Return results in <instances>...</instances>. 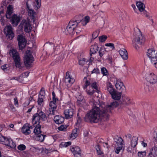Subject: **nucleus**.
<instances>
[{
	"label": "nucleus",
	"instance_id": "nucleus-1",
	"mask_svg": "<svg viewBox=\"0 0 157 157\" xmlns=\"http://www.w3.org/2000/svg\"><path fill=\"white\" fill-rule=\"evenodd\" d=\"M119 105V103L115 101L105 107L104 105H101L95 102L92 109L84 117V121L93 124L98 123L100 118L107 119L109 116L108 113L111 112L112 110L117 107Z\"/></svg>",
	"mask_w": 157,
	"mask_h": 157
},
{
	"label": "nucleus",
	"instance_id": "nucleus-2",
	"mask_svg": "<svg viewBox=\"0 0 157 157\" xmlns=\"http://www.w3.org/2000/svg\"><path fill=\"white\" fill-rule=\"evenodd\" d=\"M115 86L117 90L119 92L116 90L111 95L112 97L115 100H119L121 98L122 93L125 92L126 88L124 83L119 80L117 81Z\"/></svg>",
	"mask_w": 157,
	"mask_h": 157
},
{
	"label": "nucleus",
	"instance_id": "nucleus-3",
	"mask_svg": "<svg viewBox=\"0 0 157 157\" xmlns=\"http://www.w3.org/2000/svg\"><path fill=\"white\" fill-rule=\"evenodd\" d=\"M11 52L16 67L19 68L20 71L23 69L24 68V65L21 61V58L18 52L16 50L13 49L11 50Z\"/></svg>",
	"mask_w": 157,
	"mask_h": 157
},
{
	"label": "nucleus",
	"instance_id": "nucleus-4",
	"mask_svg": "<svg viewBox=\"0 0 157 157\" xmlns=\"http://www.w3.org/2000/svg\"><path fill=\"white\" fill-rule=\"evenodd\" d=\"M147 55L150 58L151 62L156 68H157V51L154 48L147 50Z\"/></svg>",
	"mask_w": 157,
	"mask_h": 157
},
{
	"label": "nucleus",
	"instance_id": "nucleus-5",
	"mask_svg": "<svg viewBox=\"0 0 157 157\" xmlns=\"http://www.w3.org/2000/svg\"><path fill=\"white\" fill-rule=\"evenodd\" d=\"M134 35L135 37L134 38L135 44H138V46H135V48L136 49L139 48V45L141 46L144 44L145 41V38L143 36L141 32L139 31L137 33H135Z\"/></svg>",
	"mask_w": 157,
	"mask_h": 157
},
{
	"label": "nucleus",
	"instance_id": "nucleus-6",
	"mask_svg": "<svg viewBox=\"0 0 157 157\" xmlns=\"http://www.w3.org/2000/svg\"><path fill=\"white\" fill-rule=\"evenodd\" d=\"M31 22L28 20L23 19L20 24L19 27V28L22 29L24 28V31L26 33H29L31 32Z\"/></svg>",
	"mask_w": 157,
	"mask_h": 157
},
{
	"label": "nucleus",
	"instance_id": "nucleus-7",
	"mask_svg": "<svg viewBox=\"0 0 157 157\" xmlns=\"http://www.w3.org/2000/svg\"><path fill=\"white\" fill-rule=\"evenodd\" d=\"M41 127V125H38V126L35 127L34 129L33 132L36 135V140L42 142L44 140L46 136L42 134Z\"/></svg>",
	"mask_w": 157,
	"mask_h": 157
},
{
	"label": "nucleus",
	"instance_id": "nucleus-8",
	"mask_svg": "<svg viewBox=\"0 0 157 157\" xmlns=\"http://www.w3.org/2000/svg\"><path fill=\"white\" fill-rule=\"evenodd\" d=\"M4 34L7 39L12 40L14 37V33L13 31V28L10 25L5 27L4 29Z\"/></svg>",
	"mask_w": 157,
	"mask_h": 157
},
{
	"label": "nucleus",
	"instance_id": "nucleus-9",
	"mask_svg": "<svg viewBox=\"0 0 157 157\" xmlns=\"http://www.w3.org/2000/svg\"><path fill=\"white\" fill-rule=\"evenodd\" d=\"M17 39L18 42L19 49L23 50L25 47L27 40L25 36L22 34H19L17 36Z\"/></svg>",
	"mask_w": 157,
	"mask_h": 157
},
{
	"label": "nucleus",
	"instance_id": "nucleus-10",
	"mask_svg": "<svg viewBox=\"0 0 157 157\" xmlns=\"http://www.w3.org/2000/svg\"><path fill=\"white\" fill-rule=\"evenodd\" d=\"M7 19L10 20V22L11 23L13 26H17L21 20L20 17L18 16L17 14H14L10 17V18Z\"/></svg>",
	"mask_w": 157,
	"mask_h": 157
},
{
	"label": "nucleus",
	"instance_id": "nucleus-11",
	"mask_svg": "<svg viewBox=\"0 0 157 157\" xmlns=\"http://www.w3.org/2000/svg\"><path fill=\"white\" fill-rule=\"evenodd\" d=\"M33 61V57L32 55L29 54L25 55L24 58V66L27 67H30Z\"/></svg>",
	"mask_w": 157,
	"mask_h": 157
},
{
	"label": "nucleus",
	"instance_id": "nucleus-12",
	"mask_svg": "<svg viewBox=\"0 0 157 157\" xmlns=\"http://www.w3.org/2000/svg\"><path fill=\"white\" fill-rule=\"evenodd\" d=\"M70 150L72 153L74 157H81V149L78 146L71 147Z\"/></svg>",
	"mask_w": 157,
	"mask_h": 157
},
{
	"label": "nucleus",
	"instance_id": "nucleus-13",
	"mask_svg": "<svg viewBox=\"0 0 157 157\" xmlns=\"http://www.w3.org/2000/svg\"><path fill=\"white\" fill-rule=\"evenodd\" d=\"M136 4L139 11L140 12H143L142 13H143L146 17H148V13L144 10L145 6L144 4L142 2V1L136 2Z\"/></svg>",
	"mask_w": 157,
	"mask_h": 157
},
{
	"label": "nucleus",
	"instance_id": "nucleus-14",
	"mask_svg": "<svg viewBox=\"0 0 157 157\" xmlns=\"http://www.w3.org/2000/svg\"><path fill=\"white\" fill-rule=\"evenodd\" d=\"M74 112V110L71 107L69 109H65L64 112L65 117L67 119H69L72 117Z\"/></svg>",
	"mask_w": 157,
	"mask_h": 157
},
{
	"label": "nucleus",
	"instance_id": "nucleus-15",
	"mask_svg": "<svg viewBox=\"0 0 157 157\" xmlns=\"http://www.w3.org/2000/svg\"><path fill=\"white\" fill-rule=\"evenodd\" d=\"M75 79L70 76V72L67 71L66 73V76L64 80L65 83L67 85H71L75 82Z\"/></svg>",
	"mask_w": 157,
	"mask_h": 157
},
{
	"label": "nucleus",
	"instance_id": "nucleus-16",
	"mask_svg": "<svg viewBox=\"0 0 157 157\" xmlns=\"http://www.w3.org/2000/svg\"><path fill=\"white\" fill-rule=\"evenodd\" d=\"M146 79L150 83L154 84L157 82V77L154 73H151L147 75L146 78Z\"/></svg>",
	"mask_w": 157,
	"mask_h": 157
},
{
	"label": "nucleus",
	"instance_id": "nucleus-17",
	"mask_svg": "<svg viewBox=\"0 0 157 157\" xmlns=\"http://www.w3.org/2000/svg\"><path fill=\"white\" fill-rule=\"evenodd\" d=\"M78 17H79L78 16H76L73 19L70 21L68 25H69L70 26H71L75 28L78 25V23H80L82 21L81 18L79 20L77 19V18Z\"/></svg>",
	"mask_w": 157,
	"mask_h": 157
},
{
	"label": "nucleus",
	"instance_id": "nucleus-18",
	"mask_svg": "<svg viewBox=\"0 0 157 157\" xmlns=\"http://www.w3.org/2000/svg\"><path fill=\"white\" fill-rule=\"evenodd\" d=\"M40 119L38 115V113L34 114L32 117V124H37L36 125L35 127L38 126V125H41L40 124Z\"/></svg>",
	"mask_w": 157,
	"mask_h": 157
},
{
	"label": "nucleus",
	"instance_id": "nucleus-19",
	"mask_svg": "<svg viewBox=\"0 0 157 157\" xmlns=\"http://www.w3.org/2000/svg\"><path fill=\"white\" fill-rule=\"evenodd\" d=\"M13 12V7L11 5H9L7 8L5 16L7 19L10 18Z\"/></svg>",
	"mask_w": 157,
	"mask_h": 157
},
{
	"label": "nucleus",
	"instance_id": "nucleus-20",
	"mask_svg": "<svg viewBox=\"0 0 157 157\" xmlns=\"http://www.w3.org/2000/svg\"><path fill=\"white\" fill-rule=\"evenodd\" d=\"M119 52L123 59L126 60L128 58V52L125 49L123 48L121 49L119 51Z\"/></svg>",
	"mask_w": 157,
	"mask_h": 157
},
{
	"label": "nucleus",
	"instance_id": "nucleus-21",
	"mask_svg": "<svg viewBox=\"0 0 157 157\" xmlns=\"http://www.w3.org/2000/svg\"><path fill=\"white\" fill-rule=\"evenodd\" d=\"M21 131L26 135H28L31 133V131L29 127V124H26L23 125L22 127Z\"/></svg>",
	"mask_w": 157,
	"mask_h": 157
},
{
	"label": "nucleus",
	"instance_id": "nucleus-22",
	"mask_svg": "<svg viewBox=\"0 0 157 157\" xmlns=\"http://www.w3.org/2000/svg\"><path fill=\"white\" fill-rule=\"evenodd\" d=\"M157 156V146L153 147L150 150L147 157H155Z\"/></svg>",
	"mask_w": 157,
	"mask_h": 157
},
{
	"label": "nucleus",
	"instance_id": "nucleus-23",
	"mask_svg": "<svg viewBox=\"0 0 157 157\" xmlns=\"http://www.w3.org/2000/svg\"><path fill=\"white\" fill-rule=\"evenodd\" d=\"M113 139L117 146L123 145V144L124 143V141L121 137L118 136H114Z\"/></svg>",
	"mask_w": 157,
	"mask_h": 157
},
{
	"label": "nucleus",
	"instance_id": "nucleus-24",
	"mask_svg": "<svg viewBox=\"0 0 157 157\" xmlns=\"http://www.w3.org/2000/svg\"><path fill=\"white\" fill-rule=\"evenodd\" d=\"M37 113L40 119L43 121H45L47 119V117L45 113L40 110H38Z\"/></svg>",
	"mask_w": 157,
	"mask_h": 157
},
{
	"label": "nucleus",
	"instance_id": "nucleus-25",
	"mask_svg": "<svg viewBox=\"0 0 157 157\" xmlns=\"http://www.w3.org/2000/svg\"><path fill=\"white\" fill-rule=\"evenodd\" d=\"M64 120V117L59 116H56L54 118V121L55 122L58 124L63 123Z\"/></svg>",
	"mask_w": 157,
	"mask_h": 157
},
{
	"label": "nucleus",
	"instance_id": "nucleus-26",
	"mask_svg": "<svg viewBox=\"0 0 157 157\" xmlns=\"http://www.w3.org/2000/svg\"><path fill=\"white\" fill-rule=\"evenodd\" d=\"M98 50V47L97 45L94 44L92 45L90 47V55L91 56L92 54L96 53Z\"/></svg>",
	"mask_w": 157,
	"mask_h": 157
},
{
	"label": "nucleus",
	"instance_id": "nucleus-27",
	"mask_svg": "<svg viewBox=\"0 0 157 157\" xmlns=\"http://www.w3.org/2000/svg\"><path fill=\"white\" fill-rule=\"evenodd\" d=\"M106 89L112 95L116 91L113 88V86L110 82H108L107 84Z\"/></svg>",
	"mask_w": 157,
	"mask_h": 157
},
{
	"label": "nucleus",
	"instance_id": "nucleus-28",
	"mask_svg": "<svg viewBox=\"0 0 157 157\" xmlns=\"http://www.w3.org/2000/svg\"><path fill=\"white\" fill-rule=\"evenodd\" d=\"M138 138L136 136H133L131 141V146L132 147L134 148L137 144Z\"/></svg>",
	"mask_w": 157,
	"mask_h": 157
},
{
	"label": "nucleus",
	"instance_id": "nucleus-29",
	"mask_svg": "<svg viewBox=\"0 0 157 157\" xmlns=\"http://www.w3.org/2000/svg\"><path fill=\"white\" fill-rule=\"evenodd\" d=\"M75 29V28L70 26L69 25H68L65 31V33L67 35L68 34H71L73 33Z\"/></svg>",
	"mask_w": 157,
	"mask_h": 157
},
{
	"label": "nucleus",
	"instance_id": "nucleus-30",
	"mask_svg": "<svg viewBox=\"0 0 157 157\" xmlns=\"http://www.w3.org/2000/svg\"><path fill=\"white\" fill-rule=\"evenodd\" d=\"M83 81L85 82V84L83 86V87L84 89H86L87 86L91 85L92 82H91L90 80H87L86 77L84 78Z\"/></svg>",
	"mask_w": 157,
	"mask_h": 157
},
{
	"label": "nucleus",
	"instance_id": "nucleus-31",
	"mask_svg": "<svg viewBox=\"0 0 157 157\" xmlns=\"http://www.w3.org/2000/svg\"><path fill=\"white\" fill-rule=\"evenodd\" d=\"M131 102V100L128 97H123V101L121 104L123 105H128Z\"/></svg>",
	"mask_w": 157,
	"mask_h": 157
},
{
	"label": "nucleus",
	"instance_id": "nucleus-32",
	"mask_svg": "<svg viewBox=\"0 0 157 157\" xmlns=\"http://www.w3.org/2000/svg\"><path fill=\"white\" fill-rule=\"evenodd\" d=\"M98 84H97L96 82H92L91 84L90 87L91 88H92L94 89H95L96 92L98 93L99 92V91L98 89Z\"/></svg>",
	"mask_w": 157,
	"mask_h": 157
},
{
	"label": "nucleus",
	"instance_id": "nucleus-33",
	"mask_svg": "<svg viewBox=\"0 0 157 157\" xmlns=\"http://www.w3.org/2000/svg\"><path fill=\"white\" fill-rule=\"evenodd\" d=\"M71 144V141H68L66 142H61L59 144V147L60 148H63L64 147H67Z\"/></svg>",
	"mask_w": 157,
	"mask_h": 157
},
{
	"label": "nucleus",
	"instance_id": "nucleus-34",
	"mask_svg": "<svg viewBox=\"0 0 157 157\" xmlns=\"http://www.w3.org/2000/svg\"><path fill=\"white\" fill-rule=\"evenodd\" d=\"M4 140L1 141V142L3 143V144H4L6 146H9L10 145V142L11 141V138H7L5 136H4Z\"/></svg>",
	"mask_w": 157,
	"mask_h": 157
},
{
	"label": "nucleus",
	"instance_id": "nucleus-35",
	"mask_svg": "<svg viewBox=\"0 0 157 157\" xmlns=\"http://www.w3.org/2000/svg\"><path fill=\"white\" fill-rule=\"evenodd\" d=\"M86 91L87 94L90 95H93L96 92L95 90L92 88H91L90 86H89V89L88 88L86 90Z\"/></svg>",
	"mask_w": 157,
	"mask_h": 157
},
{
	"label": "nucleus",
	"instance_id": "nucleus-36",
	"mask_svg": "<svg viewBox=\"0 0 157 157\" xmlns=\"http://www.w3.org/2000/svg\"><path fill=\"white\" fill-rule=\"evenodd\" d=\"M25 73H24L22 74L21 75L19 76L18 77H13L10 78V80H16L18 81H21V80L22 79L24 75L25 76Z\"/></svg>",
	"mask_w": 157,
	"mask_h": 157
},
{
	"label": "nucleus",
	"instance_id": "nucleus-37",
	"mask_svg": "<svg viewBox=\"0 0 157 157\" xmlns=\"http://www.w3.org/2000/svg\"><path fill=\"white\" fill-rule=\"evenodd\" d=\"M96 149L97 150L98 154V155H101L103 154V153L101 151V148L99 145H98L96 146Z\"/></svg>",
	"mask_w": 157,
	"mask_h": 157
},
{
	"label": "nucleus",
	"instance_id": "nucleus-38",
	"mask_svg": "<svg viewBox=\"0 0 157 157\" xmlns=\"http://www.w3.org/2000/svg\"><path fill=\"white\" fill-rule=\"evenodd\" d=\"M101 71L103 76H107L109 74L106 68L104 67H103L101 68Z\"/></svg>",
	"mask_w": 157,
	"mask_h": 157
},
{
	"label": "nucleus",
	"instance_id": "nucleus-39",
	"mask_svg": "<svg viewBox=\"0 0 157 157\" xmlns=\"http://www.w3.org/2000/svg\"><path fill=\"white\" fill-rule=\"evenodd\" d=\"M98 38L99 41L101 42H103L105 41L107 38V37L106 35H103L101 36H99Z\"/></svg>",
	"mask_w": 157,
	"mask_h": 157
},
{
	"label": "nucleus",
	"instance_id": "nucleus-40",
	"mask_svg": "<svg viewBox=\"0 0 157 157\" xmlns=\"http://www.w3.org/2000/svg\"><path fill=\"white\" fill-rule=\"evenodd\" d=\"M56 101H52L50 102L49 103V106L50 108H56L57 106L56 105Z\"/></svg>",
	"mask_w": 157,
	"mask_h": 157
},
{
	"label": "nucleus",
	"instance_id": "nucleus-41",
	"mask_svg": "<svg viewBox=\"0 0 157 157\" xmlns=\"http://www.w3.org/2000/svg\"><path fill=\"white\" fill-rule=\"evenodd\" d=\"M146 151H140L138 152V157H144L146 155Z\"/></svg>",
	"mask_w": 157,
	"mask_h": 157
},
{
	"label": "nucleus",
	"instance_id": "nucleus-42",
	"mask_svg": "<svg viewBox=\"0 0 157 157\" xmlns=\"http://www.w3.org/2000/svg\"><path fill=\"white\" fill-rule=\"evenodd\" d=\"M105 51V49L103 48H100L99 50L98 51V53L100 57H101L103 56L104 54V51Z\"/></svg>",
	"mask_w": 157,
	"mask_h": 157
},
{
	"label": "nucleus",
	"instance_id": "nucleus-43",
	"mask_svg": "<svg viewBox=\"0 0 157 157\" xmlns=\"http://www.w3.org/2000/svg\"><path fill=\"white\" fill-rule=\"evenodd\" d=\"M44 100L43 98H40V96L38 99L37 103L38 105H40V106H42L43 104Z\"/></svg>",
	"mask_w": 157,
	"mask_h": 157
},
{
	"label": "nucleus",
	"instance_id": "nucleus-44",
	"mask_svg": "<svg viewBox=\"0 0 157 157\" xmlns=\"http://www.w3.org/2000/svg\"><path fill=\"white\" fill-rule=\"evenodd\" d=\"M77 128L73 130L72 131V132L71 133V136L72 137H73L74 138H76L77 136H78V134L77 133Z\"/></svg>",
	"mask_w": 157,
	"mask_h": 157
},
{
	"label": "nucleus",
	"instance_id": "nucleus-45",
	"mask_svg": "<svg viewBox=\"0 0 157 157\" xmlns=\"http://www.w3.org/2000/svg\"><path fill=\"white\" fill-rule=\"evenodd\" d=\"M56 108H49V110L51 114L55 115V113L57 112L56 110Z\"/></svg>",
	"mask_w": 157,
	"mask_h": 157
},
{
	"label": "nucleus",
	"instance_id": "nucleus-46",
	"mask_svg": "<svg viewBox=\"0 0 157 157\" xmlns=\"http://www.w3.org/2000/svg\"><path fill=\"white\" fill-rule=\"evenodd\" d=\"M67 128V126L66 125H62L60 126L58 128L59 130L61 131H65Z\"/></svg>",
	"mask_w": 157,
	"mask_h": 157
},
{
	"label": "nucleus",
	"instance_id": "nucleus-47",
	"mask_svg": "<svg viewBox=\"0 0 157 157\" xmlns=\"http://www.w3.org/2000/svg\"><path fill=\"white\" fill-rule=\"evenodd\" d=\"M17 148L19 150L24 151L25 149L26 146L23 144H20L17 147Z\"/></svg>",
	"mask_w": 157,
	"mask_h": 157
},
{
	"label": "nucleus",
	"instance_id": "nucleus-48",
	"mask_svg": "<svg viewBox=\"0 0 157 157\" xmlns=\"http://www.w3.org/2000/svg\"><path fill=\"white\" fill-rule=\"evenodd\" d=\"M10 145H9V146L10 147V148H14L16 147V143L13 141L12 139L11 141H10Z\"/></svg>",
	"mask_w": 157,
	"mask_h": 157
},
{
	"label": "nucleus",
	"instance_id": "nucleus-49",
	"mask_svg": "<svg viewBox=\"0 0 157 157\" xmlns=\"http://www.w3.org/2000/svg\"><path fill=\"white\" fill-rule=\"evenodd\" d=\"M123 145H120V146H118L115 149V152L117 154L119 153L120 151L122 149Z\"/></svg>",
	"mask_w": 157,
	"mask_h": 157
},
{
	"label": "nucleus",
	"instance_id": "nucleus-50",
	"mask_svg": "<svg viewBox=\"0 0 157 157\" xmlns=\"http://www.w3.org/2000/svg\"><path fill=\"white\" fill-rule=\"evenodd\" d=\"M28 12L29 15L30 16H32L33 17H34V14L35 13V12L33 10L31 9L28 10Z\"/></svg>",
	"mask_w": 157,
	"mask_h": 157
},
{
	"label": "nucleus",
	"instance_id": "nucleus-51",
	"mask_svg": "<svg viewBox=\"0 0 157 157\" xmlns=\"http://www.w3.org/2000/svg\"><path fill=\"white\" fill-rule=\"evenodd\" d=\"M86 59L85 58H82V59L79 60L78 61L79 64L80 65L83 66L85 63Z\"/></svg>",
	"mask_w": 157,
	"mask_h": 157
},
{
	"label": "nucleus",
	"instance_id": "nucleus-52",
	"mask_svg": "<svg viewBox=\"0 0 157 157\" xmlns=\"http://www.w3.org/2000/svg\"><path fill=\"white\" fill-rule=\"evenodd\" d=\"M105 45L106 46L110 47L112 50H113L115 49L114 45L112 43H106L105 44Z\"/></svg>",
	"mask_w": 157,
	"mask_h": 157
},
{
	"label": "nucleus",
	"instance_id": "nucleus-53",
	"mask_svg": "<svg viewBox=\"0 0 157 157\" xmlns=\"http://www.w3.org/2000/svg\"><path fill=\"white\" fill-rule=\"evenodd\" d=\"M39 94L41 96H44L45 95V91L44 88H42L40 91Z\"/></svg>",
	"mask_w": 157,
	"mask_h": 157
},
{
	"label": "nucleus",
	"instance_id": "nucleus-54",
	"mask_svg": "<svg viewBox=\"0 0 157 157\" xmlns=\"http://www.w3.org/2000/svg\"><path fill=\"white\" fill-rule=\"evenodd\" d=\"M83 99V97L81 95H79L78 97L77 101V103L81 104V102Z\"/></svg>",
	"mask_w": 157,
	"mask_h": 157
},
{
	"label": "nucleus",
	"instance_id": "nucleus-55",
	"mask_svg": "<svg viewBox=\"0 0 157 157\" xmlns=\"http://www.w3.org/2000/svg\"><path fill=\"white\" fill-rule=\"evenodd\" d=\"M52 101H58V99L56 97V95L54 91H53L52 92Z\"/></svg>",
	"mask_w": 157,
	"mask_h": 157
},
{
	"label": "nucleus",
	"instance_id": "nucleus-56",
	"mask_svg": "<svg viewBox=\"0 0 157 157\" xmlns=\"http://www.w3.org/2000/svg\"><path fill=\"white\" fill-rule=\"evenodd\" d=\"M91 74L96 73L97 74H99L100 71L98 68H94L91 72Z\"/></svg>",
	"mask_w": 157,
	"mask_h": 157
},
{
	"label": "nucleus",
	"instance_id": "nucleus-57",
	"mask_svg": "<svg viewBox=\"0 0 157 157\" xmlns=\"http://www.w3.org/2000/svg\"><path fill=\"white\" fill-rule=\"evenodd\" d=\"M8 65L6 64H4L1 66V68L4 71H7L8 70Z\"/></svg>",
	"mask_w": 157,
	"mask_h": 157
},
{
	"label": "nucleus",
	"instance_id": "nucleus-58",
	"mask_svg": "<svg viewBox=\"0 0 157 157\" xmlns=\"http://www.w3.org/2000/svg\"><path fill=\"white\" fill-rule=\"evenodd\" d=\"M98 36V33L97 31L94 32L92 35V38L94 39L96 38Z\"/></svg>",
	"mask_w": 157,
	"mask_h": 157
},
{
	"label": "nucleus",
	"instance_id": "nucleus-59",
	"mask_svg": "<svg viewBox=\"0 0 157 157\" xmlns=\"http://www.w3.org/2000/svg\"><path fill=\"white\" fill-rule=\"evenodd\" d=\"M132 147H130V146H129L127 148L126 150L128 152L130 153H135V152H134V151L132 150Z\"/></svg>",
	"mask_w": 157,
	"mask_h": 157
},
{
	"label": "nucleus",
	"instance_id": "nucleus-60",
	"mask_svg": "<svg viewBox=\"0 0 157 157\" xmlns=\"http://www.w3.org/2000/svg\"><path fill=\"white\" fill-rule=\"evenodd\" d=\"M90 17L88 16H86L84 18V19L83 20L85 21V25H86L87 23L89 22Z\"/></svg>",
	"mask_w": 157,
	"mask_h": 157
},
{
	"label": "nucleus",
	"instance_id": "nucleus-61",
	"mask_svg": "<svg viewBox=\"0 0 157 157\" xmlns=\"http://www.w3.org/2000/svg\"><path fill=\"white\" fill-rule=\"evenodd\" d=\"M154 138L156 140H157V129L154 130L153 132Z\"/></svg>",
	"mask_w": 157,
	"mask_h": 157
},
{
	"label": "nucleus",
	"instance_id": "nucleus-62",
	"mask_svg": "<svg viewBox=\"0 0 157 157\" xmlns=\"http://www.w3.org/2000/svg\"><path fill=\"white\" fill-rule=\"evenodd\" d=\"M78 113L77 114V123L80 124L81 123L82 119L80 117H78Z\"/></svg>",
	"mask_w": 157,
	"mask_h": 157
},
{
	"label": "nucleus",
	"instance_id": "nucleus-63",
	"mask_svg": "<svg viewBox=\"0 0 157 157\" xmlns=\"http://www.w3.org/2000/svg\"><path fill=\"white\" fill-rule=\"evenodd\" d=\"M0 20L2 25H4L5 24V20L4 19V17H2Z\"/></svg>",
	"mask_w": 157,
	"mask_h": 157
},
{
	"label": "nucleus",
	"instance_id": "nucleus-64",
	"mask_svg": "<svg viewBox=\"0 0 157 157\" xmlns=\"http://www.w3.org/2000/svg\"><path fill=\"white\" fill-rule=\"evenodd\" d=\"M132 7L133 8V10L135 13H137L138 10L136 8L135 5L134 4L132 5Z\"/></svg>",
	"mask_w": 157,
	"mask_h": 157
}]
</instances>
